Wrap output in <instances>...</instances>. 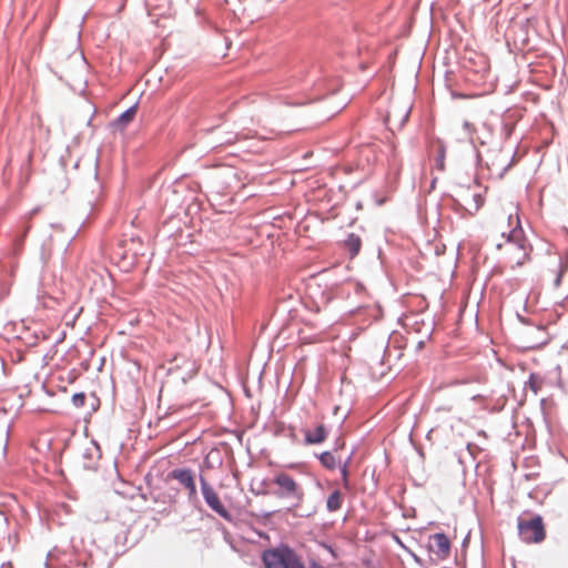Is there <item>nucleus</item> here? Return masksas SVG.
<instances>
[{
  "mask_svg": "<svg viewBox=\"0 0 568 568\" xmlns=\"http://www.w3.org/2000/svg\"><path fill=\"white\" fill-rule=\"evenodd\" d=\"M271 484L275 486L273 490L262 489L257 490L256 495H272L277 499L290 503L287 511H293L300 507L304 500L303 487L287 473L278 471L271 479Z\"/></svg>",
  "mask_w": 568,
  "mask_h": 568,
  "instance_id": "obj_1",
  "label": "nucleus"
},
{
  "mask_svg": "<svg viewBox=\"0 0 568 568\" xmlns=\"http://www.w3.org/2000/svg\"><path fill=\"white\" fill-rule=\"evenodd\" d=\"M518 535L524 542L538 544L541 542L545 537V527L540 515H534L528 518L518 517Z\"/></svg>",
  "mask_w": 568,
  "mask_h": 568,
  "instance_id": "obj_2",
  "label": "nucleus"
},
{
  "mask_svg": "<svg viewBox=\"0 0 568 568\" xmlns=\"http://www.w3.org/2000/svg\"><path fill=\"white\" fill-rule=\"evenodd\" d=\"M199 480L201 493L207 507L223 519L232 521V514L221 501L213 486L206 480V478L202 474L200 475Z\"/></svg>",
  "mask_w": 568,
  "mask_h": 568,
  "instance_id": "obj_3",
  "label": "nucleus"
},
{
  "mask_svg": "<svg viewBox=\"0 0 568 568\" xmlns=\"http://www.w3.org/2000/svg\"><path fill=\"white\" fill-rule=\"evenodd\" d=\"M166 480L179 481V484L187 490V500L190 503L197 501L195 476L191 468H174L168 473Z\"/></svg>",
  "mask_w": 568,
  "mask_h": 568,
  "instance_id": "obj_4",
  "label": "nucleus"
},
{
  "mask_svg": "<svg viewBox=\"0 0 568 568\" xmlns=\"http://www.w3.org/2000/svg\"><path fill=\"white\" fill-rule=\"evenodd\" d=\"M429 539L434 542L430 546V550L436 555L437 559L445 560L450 554V540L445 532H436L429 536Z\"/></svg>",
  "mask_w": 568,
  "mask_h": 568,
  "instance_id": "obj_5",
  "label": "nucleus"
},
{
  "mask_svg": "<svg viewBox=\"0 0 568 568\" xmlns=\"http://www.w3.org/2000/svg\"><path fill=\"white\" fill-rule=\"evenodd\" d=\"M101 458V448L97 442L92 440L91 445L84 448L82 453L83 468L87 470H97Z\"/></svg>",
  "mask_w": 568,
  "mask_h": 568,
  "instance_id": "obj_6",
  "label": "nucleus"
},
{
  "mask_svg": "<svg viewBox=\"0 0 568 568\" xmlns=\"http://www.w3.org/2000/svg\"><path fill=\"white\" fill-rule=\"evenodd\" d=\"M138 103H134L123 111L115 120L111 122L114 131H123L131 123L136 114Z\"/></svg>",
  "mask_w": 568,
  "mask_h": 568,
  "instance_id": "obj_7",
  "label": "nucleus"
},
{
  "mask_svg": "<svg viewBox=\"0 0 568 568\" xmlns=\"http://www.w3.org/2000/svg\"><path fill=\"white\" fill-rule=\"evenodd\" d=\"M517 224L516 226L507 234V242L514 243L518 248L526 251L527 240L525 239L524 231L520 225L519 217L516 216ZM528 252H525V257L528 258Z\"/></svg>",
  "mask_w": 568,
  "mask_h": 568,
  "instance_id": "obj_8",
  "label": "nucleus"
},
{
  "mask_svg": "<svg viewBox=\"0 0 568 568\" xmlns=\"http://www.w3.org/2000/svg\"><path fill=\"white\" fill-rule=\"evenodd\" d=\"M327 428L321 424L316 426L314 432L305 430L304 443L305 445L321 444L327 438Z\"/></svg>",
  "mask_w": 568,
  "mask_h": 568,
  "instance_id": "obj_9",
  "label": "nucleus"
},
{
  "mask_svg": "<svg viewBox=\"0 0 568 568\" xmlns=\"http://www.w3.org/2000/svg\"><path fill=\"white\" fill-rule=\"evenodd\" d=\"M344 248L347 251L351 258L358 255L362 247V239L355 233H348L343 241Z\"/></svg>",
  "mask_w": 568,
  "mask_h": 568,
  "instance_id": "obj_10",
  "label": "nucleus"
},
{
  "mask_svg": "<svg viewBox=\"0 0 568 568\" xmlns=\"http://www.w3.org/2000/svg\"><path fill=\"white\" fill-rule=\"evenodd\" d=\"M409 112L410 110L407 109V108H404L403 110H400L398 112V114L396 113L395 110L388 112L387 116H386V122L390 125H396V129L397 130H400L406 121L408 120V116H409Z\"/></svg>",
  "mask_w": 568,
  "mask_h": 568,
  "instance_id": "obj_11",
  "label": "nucleus"
},
{
  "mask_svg": "<svg viewBox=\"0 0 568 568\" xmlns=\"http://www.w3.org/2000/svg\"><path fill=\"white\" fill-rule=\"evenodd\" d=\"M342 504H343V494L338 490V489H335L328 497H327V500H326V509L329 511V513H335L337 510L341 509L342 507Z\"/></svg>",
  "mask_w": 568,
  "mask_h": 568,
  "instance_id": "obj_12",
  "label": "nucleus"
},
{
  "mask_svg": "<svg viewBox=\"0 0 568 568\" xmlns=\"http://www.w3.org/2000/svg\"><path fill=\"white\" fill-rule=\"evenodd\" d=\"M317 458L321 465L328 470H334L337 466L335 456L328 450H325L317 455Z\"/></svg>",
  "mask_w": 568,
  "mask_h": 568,
  "instance_id": "obj_13",
  "label": "nucleus"
},
{
  "mask_svg": "<svg viewBox=\"0 0 568 568\" xmlns=\"http://www.w3.org/2000/svg\"><path fill=\"white\" fill-rule=\"evenodd\" d=\"M150 494L154 501L172 503V501H174V499L178 495V491L175 489L171 488L168 494L161 495L160 493H158V488L155 487V488L151 489Z\"/></svg>",
  "mask_w": 568,
  "mask_h": 568,
  "instance_id": "obj_14",
  "label": "nucleus"
},
{
  "mask_svg": "<svg viewBox=\"0 0 568 568\" xmlns=\"http://www.w3.org/2000/svg\"><path fill=\"white\" fill-rule=\"evenodd\" d=\"M463 128L465 129V131H467L468 135H469V140H470V143L473 144L474 146V150H475V159H476V164L477 165H480L481 163V155H480V152L477 150L475 143H474V132H475V128L474 125L468 122V121H465L464 124H463Z\"/></svg>",
  "mask_w": 568,
  "mask_h": 568,
  "instance_id": "obj_15",
  "label": "nucleus"
},
{
  "mask_svg": "<svg viewBox=\"0 0 568 568\" xmlns=\"http://www.w3.org/2000/svg\"><path fill=\"white\" fill-rule=\"evenodd\" d=\"M541 378L537 374L530 373L529 378L526 382V387H529L534 392V394L537 395L541 388Z\"/></svg>",
  "mask_w": 568,
  "mask_h": 568,
  "instance_id": "obj_16",
  "label": "nucleus"
},
{
  "mask_svg": "<svg viewBox=\"0 0 568 568\" xmlns=\"http://www.w3.org/2000/svg\"><path fill=\"white\" fill-rule=\"evenodd\" d=\"M445 155H446V151H445V148L444 146H440L437 151V154L435 156V166L439 170V171H444L445 170Z\"/></svg>",
  "mask_w": 568,
  "mask_h": 568,
  "instance_id": "obj_17",
  "label": "nucleus"
},
{
  "mask_svg": "<svg viewBox=\"0 0 568 568\" xmlns=\"http://www.w3.org/2000/svg\"><path fill=\"white\" fill-rule=\"evenodd\" d=\"M30 230H31V224H26L21 234L16 236L14 244H16L17 248H19L23 245V242H24Z\"/></svg>",
  "mask_w": 568,
  "mask_h": 568,
  "instance_id": "obj_18",
  "label": "nucleus"
},
{
  "mask_svg": "<svg viewBox=\"0 0 568 568\" xmlns=\"http://www.w3.org/2000/svg\"><path fill=\"white\" fill-rule=\"evenodd\" d=\"M71 400L77 408H81L85 405L87 396L83 392H79L72 395Z\"/></svg>",
  "mask_w": 568,
  "mask_h": 568,
  "instance_id": "obj_19",
  "label": "nucleus"
},
{
  "mask_svg": "<svg viewBox=\"0 0 568 568\" xmlns=\"http://www.w3.org/2000/svg\"><path fill=\"white\" fill-rule=\"evenodd\" d=\"M339 470H341L343 487L345 489H349L351 485H349V480H348V467H346V465H341Z\"/></svg>",
  "mask_w": 568,
  "mask_h": 568,
  "instance_id": "obj_20",
  "label": "nucleus"
},
{
  "mask_svg": "<svg viewBox=\"0 0 568 568\" xmlns=\"http://www.w3.org/2000/svg\"><path fill=\"white\" fill-rule=\"evenodd\" d=\"M473 200L475 202V211H478L484 204V197L481 196V194L476 193L473 195Z\"/></svg>",
  "mask_w": 568,
  "mask_h": 568,
  "instance_id": "obj_21",
  "label": "nucleus"
},
{
  "mask_svg": "<svg viewBox=\"0 0 568 568\" xmlns=\"http://www.w3.org/2000/svg\"><path fill=\"white\" fill-rule=\"evenodd\" d=\"M501 130L505 138L508 139L513 134L514 125L510 123H504Z\"/></svg>",
  "mask_w": 568,
  "mask_h": 568,
  "instance_id": "obj_22",
  "label": "nucleus"
},
{
  "mask_svg": "<svg viewBox=\"0 0 568 568\" xmlns=\"http://www.w3.org/2000/svg\"><path fill=\"white\" fill-rule=\"evenodd\" d=\"M568 265H566L565 267H561L560 268V272L557 274L556 278H555V286H559L560 285V282H561V276H562V273L567 270Z\"/></svg>",
  "mask_w": 568,
  "mask_h": 568,
  "instance_id": "obj_23",
  "label": "nucleus"
},
{
  "mask_svg": "<svg viewBox=\"0 0 568 568\" xmlns=\"http://www.w3.org/2000/svg\"><path fill=\"white\" fill-rule=\"evenodd\" d=\"M223 175H224L225 178H230V176H232V178H236V173L233 171V169H230V168H229V169H226V170L224 171V174H223Z\"/></svg>",
  "mask_w": 568,
  "mask_h": 568,
  "instance_id": "obj_24",
  "label": "nucleus"
},
{
  "mask_svg": "<svg viewBox=\"0 0 568 568\" xmlns=\"http://www.w3.org/2000/svg\"><path fill=\"white\" fill-rule=\"evenodd\" d=\"M40 212V206H37L34 209H32L29 213H28V219H32L37 213Z\"/></svg>",
  "mask_w": 568,
  "mask_h": 568,
  "instance_id": "obj_25",
  "label": "nucleus"
},
{
  "mask_svg": "<svg viewBox=\"0 0 568 568\" xmlns=\"http://www.w3.org/2000/svg\"><path fill=\"white\" fill-rule=\"evenodd\" d=\"M285 103L288 104V105H301L304 102L303 101L293 100V101H285Z\"/></svg>",
  "mask_w": 568,
  "mask_h": 568,
  "instance_id": "obj_26",
  "label": "nucleus"
},
{
  "mask_svg": "<svg viewBox=\"0 0 568 568\" xmlns=\"http://www.w3.org/2000/svg\"><path fill=\"white\" fill-rule=\"evenodd\" d=\"M353 454H354V450L351 452V454L348 455V457L346 458V460L342 464V465H346V467L349 466V463L353 458Z\"/></svg>",
  "mask_w": 568,
  "mask_h": 568,
  "instance_id": "obj_27",
  "label": "nucleus"
},
{
  "mask_svg": "<svg viewBox=\"0 0 568 568\" xmlns=\"http://www.w3.org/2000/svg\"><path fill=\"white\" fill-rule=\"evenodd\" d=\"M513 162H514V156L511 158L510 162L504 168V172H506L511 165H513Z\"/></svg>",
  "mask_w": 568,
  "mask_h": 568,
  "instance_id": "obj_28",
  "label": "nucleus"
},
{
  "mask_svg": "<svg viewBox=\"0 0 568 568\" xmlns=\"http://www.w3.org/2000/svg\"><path fill=\"white\" fill-rule=\"evenodd\" d=\"M424 345H425V342L424 341H419L417 343V349H422L424 347Z\"/></svg>",
  "mask_w": 568,
  "mask_h": 568,
  "instance_id": "obj_29",
  "label": "nucleus"
},
{
  "mask_svg": "<svg viewBox=\"0 0 568 568\" xmlns=\"http://www.w3.org/2000/svg\"><path fill=\"white\" fill-rule=\"evenodd\" d=\"M273 514H274V511H266V513L263 514V517L264 518H270Z\"/></svg>",
  "mask_w": 568,
  "mask_h": 568,
  "instance_id": "obj_30",
  "label": "nucleus"
},
{
  "mask_svg": "<svg viewBox=\"0 0 568 568\" xmlns=\"http://www.w3.org/2000/svg\"><path fill=\"white\" fill-rule=\"evenodd\" d=\"M233 141H234V138H233V136H231V138H227L224 142H225V143H232Z\"/></svg>",
  "mask_w": 568,
  "mask_h": 568,
  "instance_id": "obj_31",
  "label": "nucleus"
},
{
  "mask_svg": "<svg viewBox=\"0 0 568 568\" xmlns=\"http://www.w3.org/2000/svg\"><path fill=\"white\" fill-rule=\"evenodd\" d=\"M435 184H436V179H433L432 180V183H430V187L434 189L435 187Z\"/></svg>",
  "mask_w": 568,
  "mask_h": 568,
  "instance_id": "obj_32",
  "label": "nucleus"
},
{
  "mask_svg": "<svg viewBox=\"0 0 568 568\" xmlns=\"http://www.w3.org/2000/svg\"><path fill=\"white\" fill-rule=\"evenodd\" d=\"M454 202L456 205L460 206V202H458L457 200L454 199Z\"/></svg>",
  "mask_w": 568,
  "mask_h": 568,
  "instance_id": "obj_33",
  "label": "nucleus"
}]
</instances>
